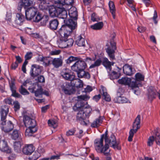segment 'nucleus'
I'll return each mask as SVG.
<instances>
[{
    "label": "nucleus",
    "instance_id": "nucleus-17",
    "mask_svg": "<svg viewBox=\"0 0 160 160\" xmlns=\"http://www.w3.org/2000/svg\"><path fill=\"white\" fill-rule=\"evenodd\" d=\"M48 8L50 16L52 17H58L59 12L60 10V7L54 5L48 6Z\"/></svg>",
    "mask_w": 160,
    "mask_h": 160
},
{
    "label": "nucleus",
    "instance_id": "nucleus-25",
    "mask_svg": "<svg viewBox=\"0 0 160 160\" xmlns=\"http://www.w3.org/2000/svg\"><path fill=\"white\" fill-rule=\"evenodd\" d=\"M38 60L42 62L44 66L47 67L52 64V58L50 57H40L38 58Z\"/></svg>",
    "mask_w": 160,
    "mask_h": 160
},
{
    "label": "nucleus",
    "instance_id": "nucleus-54",
    "mask_svg": "<svg viewBox=\"0 0 160 160\" xmlns=\"http://www.w3.org/2000/svg\"><path fill=\"white\" fill-rule=\"evenodd\" d=\"M14 109L15 112L17 111L20 109V105L18 101H16L13 102Z\"/></svg>",
    "mask_w": 160,
    "mask_h": 160
},
{
    "label": "nucleus",
    "instance_id": "nucleus-15",
    "mask_svg": "<svg viewBox=\"0 0 160 160\" xmlns=\"http://www.w3.org/2000/svg\"><path fill=\"white\" fill-rule=\"evenodd\" d=\"M23 121L25 126L27 127H29V126H31L32 127H36V121L27 115L24 116Z\"/></svg>",
    "mask_w": 160,
    "mask_h": 160
},
{
    "label": "nucleus",
    "instance_id": "nucleus-2",
    "mask_svg": "<svg viewBox=\"0 0 160 160\" xmlns=\"http://www.w3.org/2000/svg\"><path fill=\"white\" fill-rule=\"evenodd\" d=\"M64 23L65 24L62 25L58 32L60 37L67 38L77 27V23L72 19H69Z\"/></svg>",
    "mask_w": 160,
    "mask_h": 160
},
{
    "label": "nucleus",
    "instance_id": "nucleus-13",
    "mask_svg": "<svg viewBox=\"0 0 160 160\" xmlns=\"http://www.w3.org/2000/svg\"><path fill=\"white\" fill-rule=\"evenodd\" d=\"M37 10L36 8L32 7L25 10L26 18L27 20H30L33 18L36 15Z\"/></svg>",
    "mask_w": 160,
    "mask_h": 160
},
{
    "label": "nucleus",
    "instance_id": "nucleus-8",
    "mask_svg": "<svg viewBox=\"0 0 160 160\" xmlns=\"http://www.w3.org/2000/svg\"><path fill=\"white\" fill-rule=\"evenodd\" d=\"M140 115H138L133 122L132 126L133 128L131 129L129 132V135L128 138V141L129 142H131L132 140V138L133 136L134 133H136L137 131V130L140 128Z\"/></svg>",
    "mask_w": 160,
    "mask_h": 160
},
{
    "label": "nucleus",
    "instance_id": "nucleus-39",
    "mask_svg": "<svg viewBox=\"0 0 160 160\" xmlns=\"http://www.w3.org/2000/svg\"><path fill=\"white\" fill-rule=\"evenodd\" d=\"M41 2V4L39 6L40 8L42 10L47 9L49 2L48 0H38Z\"/></svg>",
    "mask_w": 160,
    "mask_h": 160
},
{
    "label": "nucleus",
    "instance_id": "nucleus-62",
    "mask_svg": "<svg viewBox=\"0 0 160 160\" xmlns=\"http://www.w3.org/2000/svg\"><path fill=\"white\" fill-rule=\"evenodd\" d=\"M101 98V95L99 94L94 96L93 98V99L96 102H98Z\"/></svg>",
    "mask_w": 160,
    "mask_h": 160
},
{
    "label": "nucleus",
    "instance_id": "nucleus-14",
    "mask_svg": "<svg viewBox=\"0 0 160 160\" xmlns=\"http://www.w3.org/2000/svg\"><path fill=\"white\" fill-rule=\"evenodd\" d=\"M148 93L147 96L148 99L150 101H152L155 98L156 96L158 94V97L159 99H160V93H159L158 91L157 92L154 87L150 86L148 89Z\"/></svg>",
    "mask_w": 160,
    "mask_h": 160
},
{
    "label": "nucleus",
    "instance_id": "nucleus-11",
    "mask_svg": "<svg viewBox=\"0 0 160 160\" xmlns=\"http://www.w3.org/2000/svg\"><path fill=\"white\" fill-rule=\"evenodd\" d=\"M110 46L108 47L106 49L107 52L110 60L115 59L114 53L115 50L116 49V43L113 41L110 42Z\"/></svg>",
    "mask_w": 160,
    "mask_h": 160
},
{
    "label": "nucleus",
    "instance_id": "nucleus-16",
    "mask_svg": "<svg viewBox=\"0 0 160 160\" xmlns=\"http://www.w3.org/2000/svg\"><path fill=\"white\" fill-rule=\"evenodd\" d=\"M34 0H21L18 3V9L20 11L22 8L26 9L33 4Z\"/></svg>",
    "mask_w": 160,
    "mask_h": 160
},
{
    "label": "nucleus",
    "instance_id": "nucleus-42",
    "mask_svg": "<svg viewBox=\"0 0 160 160\" xmlns=\"http://www.w3.org/2000/svg\"><path fill=\"white\" fill-rule=\"evenodd\" d=\"M79 59H80V58L78 57L71 56L66 60V62L67 64H70L76 61V62L78 60H79Z\"/></svg>",
    "mask_w": 160,
    "mask_h": 160
},
{
    "label": "nucleus",
    "instance_id": "nucleus-45",
    "mask_svg": "<svg viewBox=\"0 0 160 160\" xmlns=\"http://www.w3.org/2000/svg\"><path fill=\"white\" fill-rule=\"evenodd\" d=\"M35 95L36 97H41V96L44 93L43 89L41 87H39L34 92Z\"/></svg>",
    "mask_w": 160,
    "mask_h": 160
},
{
    "label": "nucleus",
    "instance_id": "nucleus-46",
    "mask_svg": "<svg viewBox=\"0 0 160 160\" xmlns=\"http://www.w3.org/2000/svg\"><path fill=\"white\" fill-rule=\"evenodd\" d=\"M23 85H21V87L19 89V92L23 95H27L29 94V92L24 88Z\"/></svg>",
    "mask_w": 160,
    "mask_h": 160
},
{
    "label": "nucleus",
    "instance_id": "nucleus-56",
    "mask_svg": "<svg viewBox=\"0 0 160 160\" xmlns=\"http://www.w3.org/2000/svg\"><path fill=\"white\" fill-rule=\"evenodd\" d=\"M12 95L15 97L19 98H21L22 97V96L21 95L16 92V90L12 92Z\"/></svg>",
    "mask_w": 160,
    "mask_h": 160
},
{
    "label": "nucleus",
    "instance_id": "nucleus-47",
    "mask_svg": "<svg viewBox=\"0 0 160 160\" xmlns=\"http://www.w3.org/2000/svg\"><path fill=\"white\" fill-rule=\"evenodd\" d=\"M66 45L67 46V48H69L72 46L74 42V41L72 38H67L66 40Z\"/></svg>",
    "mask_w": 160,
    "mask_h": 160
},
{
    "label": "nucleus",
    "instance_id": "nucleus-48",
    "mask_svg": "<svg viewBox=\"0 0 160 160\" xmlns=\"http://www.w3.org/2000/svg\"><path fill=\"white\" fill-rule=\"evenodd\" d=\"M80 151L81 152V154L82 155H85L87 154L89 152V148H81L80 149Z\"/></svg>",
    "mask_w": 160,
    "mask_h": 160
},
{
    "label": "nucleus",
    "instance_id": "nucleus-32",
    "mask_svg": "<svg viewBox=\"0 0 160 160\" xmlns=\"http://www.w3.org/2000/svg\"><path fill=\"white\" fill-rule=\"evenodd\" d=\"M28 127V128L26 130L25 133L26 136H31L33 133L36 132L37 130V129L36 127H32L31 126H29V127Z\"/></svg>",
    "mask_w": 160,
    "mask_h": 160
},
{
    "label": "nucleus",
    "instance_id": "nucleus-33",
    "mask_svg": "<svg viewBox=\"0 0 160 160\" xmlns=\"http://www.w3.org/2000/svg\"><path fill=\"white\" fill-rule=\"evenodd\" d=\"M66 38L60 37V38L57 41L58 47L61 48H67V46L66 42Z\"/></svg>",
    "mask_w": 160,
    "mask_h": 160
},
{
    "label": "nucleus",
    "instance_id": "nucleus-44",
    "mask_svg": "<svg viewBox=\"0 0 160 160\" xmlns=\"http://www.w3.org/2000/svg\"><path fill=\"white\" fill-rule=\"evenodd\" d=\"M109 74V78L111 79H117L119 78L118 73L115 71H113L111 72L108 71Z\"/></svg>",
    "mask_w": 160,
    "mask_h": 160
},
{
    "label": "nucleus",
    "instance_id": "nucleus-1",
    "mask_svg": "<svg viewBox=\"0 0 160 160\" xmlns=\"http://www.w3.org/2000/svg\"><path fill=\"white\" fill-rule=\"evenodd\" d=\"M108 132L107 131L101 136L100 138H97L94 141V147L97 152L106 155L109 154L110 151L109 144L114 149H121L120 142L117 141L115 135L112 133L109 136H108Z\"/></svg>",
    "mask_w": 160,
    "mask_h": 160
},
{
    "label": "nucleus",
    "instance_id": "nucleus-23",
    "mask_svg": "<svg viewBox=\"0 0 160 160\" xmlns=\"http://www.w3.org/2000/svg\"><path fill=\"white\" fill-rule=\"evenodd\" d=\"M35 150L34 147L32 144L28 145L23 148L22 152L24 154L29 155L33 152Z\"/></svg>",
    "mask_w": 160,
    "mask_h": 160
},
{
    "label": "nucleus",
    "instance_id": "nucleus-7",
    "mask_svg": "<svg viewBox=\"0 0 160 160\" xmlns=\"http://www.w3.org/2000/svg\"><path fill=\"white\" fill-rule=\"evenodd\" d=\"M102 63V65L104 66L109 71H111V65H113V63L110 62L108 59L106 58H103L102 61L101 58L97 59L94 63L92 64L89 67V69L94 68L95 67H98Z\"/></svg>",
    "mask_w": 160,
    "mask_h": 160
},
{
    "label": "nucleus",
    "instance_id": "nucleus-10",
    "mask_svg": "<svg viewBox=\"0 0 160 160\" xmlns=\"http://www.w3.org/2000/svg\"><path fill=\"white\" fill-rule=\"evenodd\" d=\"M135 79L132 81L131 86L135 88L141 85V81L144 80V76L140 73H137L135 75Z\"/></svg>",
    "mask_w": 160,
    "mask_h": 160
},
{
    "label": "nucleus",
    "instance_id": "nucleus-37",
    "mask_svg": "<svg viewBox=\"0 0 160 160\" xmlns=\"http://www.w3.org/2000/svg\"><path fill=\"white\" fill-rule=\"evenodd\" d=\"M102 120L100 118H97L93 121L91 124V127L93 128H97L98 127L102 124Z\"/></svg>",
    "mask_w": 160,
    "mask_h": 160
},
{
    "label": "nucleus",
    "instance_id": "nucleus-53",
    "mask_svg": "<svg viewBox=\"0 0 160 160\" xmlns=\"http://www.w3.org/2000/svg\"><path fill=\"white\" fill-rule=\"evenodd\" d=\"M42 17L41 14L39 13L37 14L35 18H34L32 19H33V21L36 22H38L41 20H42Z\"/></svg>",
    "mask_w": 160,
    "mask_h": 160
},
{
    "label": "nucleus",
    "instance_id": "nucleus-29",
    "mask_svg": "<svg viewBox=\"0 0 160 160\" xmlns=\"http://www.w3.org/2000/svg\"><path fill=\"white\" fill-rule=\"evenodd\" d=\"M12 138L14 140H22V136L20 132L18 130H14L11 134Z\"/></svg>",
    "mask_w": 160,
    "mask_h": 160
},
{
    "label": "nucleus",
    "instance_id": "nucleus-38",
    "mask_svg": "<svg viewBox=\"0 0 160 160\" xmlns=\"http://www.w3.org/2000/svg\"><path fill=\"white\" fill-rule=\"evenodd\" d=\"M21 141L14 142L13 148L15 151L17 152H20L21 151Z\"/></svg>",
    "mask_w": 160,
    "mask_h": 160
},
{
    "label": "nucleus",
    "instance_id": "nucleus-35",
    "mask_svg": "<svg viewBox=\"0 0 160 160\" xmlns=\"http://www.w3.org/2000/svg\"><path fill=\"white\" fill-rule=\"evenodd\" d=\"M100 93L104 97V99L107 101L109 102L111 100L110 96L108 94L107 90L105 88H102L100 91Z\"/></svg>",
    "mask_w": 160,
    "mask_h": 160
},
{
    "label": "nucleus",
    "instance_id": "nucleus-22",
    "mask_svg": "<svg viewBox=\"0 0 160 160\" xmlns=\"http://www.w3.org/2000/svg\"><path fill=\"white\" fill-rule=\"evenodd\" d=\"M131 79L128 77L122 78L121 79H119L118 80L119 83L123 84L125 85H128L132 89H134V87H132L131 86L132 81Z\"/></svg>",
    "mask_w": 160,
    "mask_h": 160
},
{
    "label": "nucleus",
    "instance_id": "nucleus-36",
    "mask_svg": "<svg viewBox=\"0 0 160 160\" xmlns=\"http://www.w3.org/2000/svg\"><path fill=\"white\" fill-rule=\"evenodd\" d=\"M108 5L110 12L112 13L113 18L115 19L116 16V9L114 2L112 1H110Z\"/></svg>",
    "mask_w": 160,
    "mask_h": 160
},
{
    "label": "nucleus",
    "instance_id": "nucleus-60",
    "mask_svg": "<svg viewBox=\"0 0 160 160\" xmlns=\"http://www.w3.org/2000/svg\"><path fill=\"white\" fill-rule=\"evenodd\" d=\"M10 87L12 92L16 90V88L13 82H12L11 83H10Z\"/></svg>",
    "mask_w": 160,
    "mask_h": 160
},
{
    "label": "nucleus",
    "instance_id": "nucleus-19",
    "mask_svg": "<svg viewBox=\"0 0 160 160\" xmlns=\"http://www.w3.org/2000/svg\"><path fill=\"white\" fill-rule=\"evenodd\" d=\"M61 74L64 79L71 81L75 78V76L73 75L70 70L68 69L63 70L61 73Z\"/></svg>",
    "mask_w": 160,
    "mask_h": 160
},
{
    "label": "nucleus",
    "instance_id": "nucleus-5",
    "mask_svg": "<svg viewBox=\"0 0 160 160\" xmlns=\"http://www.w3.org/2000/svg\"><path fill=\"white\" fill-rule=\"evenodd\" d=\"M8 112V108L7 106H4L1 108V124L5 126L2 127V129L4 132H8L12 130L14 128V125L10 121L6 123V118Z\"/></svg>",
    "mask_w": 160,
    "mask_h": 160
},
{
    "label": "nucleus",
    "instance_id": "nucleus-21",
    "mask_svg": "<svg viewBox=\"0 0 160 160\" xmlns=\"http://www.w3.org/2000/svg\"><path fill=\"white\" fill-rule=\"evenodd\" d=\"M59 25V21L57 19H53L50 20L47 27L52 30H56Z\"/></svg>",
    "mask_w": 160,
    "mask_h": 160
},
{
    "label": "nucleus",
    "instance_id": "nucleus-50",
    "mask_svg": "<svg viewBox=\"0 0 160 160\" xmlns=\"http://www.w3.org/2000/svg\"><path fill=\"white\" fill-rule=\"evenodd\" d=\"M37 88H38L39 87L38 86V84H37L36 83L35 84H33L31 86V87H29L28 89L29 90V91L32 92L33 93L34 92H35V91L36 90V89L37 90Z\"/></svg>",
    "mask_w": 160,
    "mask_h": 160
},
{
    "label": "nucleus",
    "instance_id": "nucleus-55",
    "mask_svg": "<svg viewBox=\"0 0 160 160\" xmlns=\"http://www.w3.org/2000/svg\"><path fill=\"white\" fill-rule=\"evenodd\" d=\"M32 56V53L31 52H28L25 56V58L26 60L30 59Z\"/></svg>",
    "mask_w": 160,
    "mask_h": 160
},
{
    "label": "nucleus",
    "instance_id": "nucleus-64",
    "mask_svg": "<svg viewBox=\"0 0 160 160\" xmlns=\"http://www.w3.org/2000/svg\"><path fill=\"white\" fill-rule=\"evenodd\" d=\"M138 31L140 32H144L146 30V28L145 27L141 26L138 28Z\"/></svg>",
    "mask_w": 160,
    "mask_h": 160
},
{
    "label": "nucleus",
    "instance_id": "nucleus-63",
    "mask_svg": "<svg viewBox=\"0 0 160 160\" xmlns=\"http://www.w3.org/2000/svg\"><path fill=\"white\" fill-rule=\"evenodd\" d=\"M122 97L119 96L117 97L116 98V100L115 101V102H117L118 103H122Z\"/></svg>",
    "mask_w": 160,
    "mask_h": 160
},
{
    "label": "nucleus",
    "instance_id": "nucleus-3",
    "mask_svg": "<svg viewBox=\"0 0 160 160\" xmlns=\"http://www.w3.org/2000/svg\"><path fill=\"white\" fill-rule=\"evenodd\" d=\"M86 66V64L84 61L79 59L71 67V68L72 71L76 72L77 76L79 78H84L89 79L91 77L90 74L88 72L84 71Z\"/></svg>",
    "mask_w": 160,
    "mask_h": 160
},
{
    "label": "nucleus",
    "instance_id": "nucleus-61",
    "mask_svg": "<svg viewBox=\"0 0 160 160\" xmlns=\"http://www.w3.org/2000/svg\"><path fill=\"white\" fill-rule=\"evenodd\" d=\"M157 18V12L156 10L154 11V15L152 19L155 24H156L157 23V21L156 20V19Z\"/></svg>",
    "mask_w": 160,
    "mask_h": 160
},
{
    "label": "nucleus",
    "instance_id": "nucleus-6",
    "mask_svg": "<svg viewBox=\"0 0 160 160\" xmlns=\"http://www.w3.org/2000/svg\"><path fill=\"white\" fill-rule=\"evenodd\" d=\"M71 84L72 86L63 88V90L65 94L71 95L75 92V90L73 87L81 88L83 86V82L78 78L74 79V78L71 81Z\"/></svg>",
    "mask_w": 160,
    "mask_h": 160
},
{
    "label": "nucleus",
    "instance_id": "nucleus-34",
    "mask_svg": "<svg viewBox=\"0 0 160 160\" xmlns=\"http://www.w3.org/2000/svg\"><path fill=\"white\" fill-rule=\"evenodd\" d=\"M76 43L79 47L84 46L85 44V40L81 35L78 36L76 40Z\"/></svg>",
    "mask_w": 160,
    "mask_h": 160
},
{
    "label": "nucleus",
    "instance_id": "nucleus-28",
    "mask_svg": "<svg viewBox=\"0 0 160 160\" xmlns=\"http://www.w3.org/2000/svg\"><path fill=\"white\" fill-rule=\"evenodd\" d=\"M67 16V12L65 8L60 7V10L59 12L58 17L59 18L64 19V23H66V21H68L66 20Z\"/></svg>",
    "mask_w": 160,
    "mask_h": 160
},
{
    "label": "nucleus",
    "instance_id": "nucleus-20",
    "mask_svg": "<svg viewBox=\"0 0 160 160\" xmlns=\"http://www.w3.org/2000/svg\"><path fill=\"white\" fill-rule=\"evenodd\" d=\"M68 15L73 21H75L77 23L78 19V13L76 8L74 7H72L68 10Z\"/></svg>",
    "mask_w": 160,
    "mask_h": 160
},
{
    "label": "nucleus",
    "instance_id": "nucleus-4",
    "mask_svg": "<svg viewBox=\"0 0 160 160\" xmlns=\"http://www.w3.org/2000/svg\"><path fill=\"white\" fill-rule=\"evenodd\" d=\"M78 100L73 107L74 111H76L78 109H80L83 113L86 115L87 118H88L90 116L92 109L88 105H85L82 100H85L89 99V97L87 95H80L78 97Z\"/></svg>",
    "mask_w": 160,
    "mask_h": 160
},
{
    "label": "nucleus",
    "instance_id": "nucleus-9",
    "mask_svg": "<svg viewBox=\"0 0 160 160\" xmlns=\"http://www.w3.org/2000/svg\"><path fill=\"white\" fill-rule=\"evenodd\" d=\"M155 136H150L149 137L147 142V145L149 146H152L154 140L157 144L160 145V133L159 128L157 129L154 131Z\"/></svg>",
    "mask_w": 160,
    "mask_h": 160
},
{
    "label": "nucleus",
    "instance_id": "nucleus-52",
    "mask_svg": "<svg viewBox=\"0 0 160 160\" xmlns=\"http://www.w3.org/2000/svg\"><path fill=\"white\" fill-rule=\"evenodd\" d=\"M26 32L27 33L33 37L36 38L38 36L37 34L32 33L31 31V29L29 28H28L26 29Z\"/></svg>",
    "mask_w": 160,
    "mask_h": 160
},
{
    "label": "nucleus",
    "instance_id": "nucleus-41",
    "mask_svg": "<svg viewBox=\"0 0 160 160\" xmlns=\"http://www.w3.org/2000/svg\"><path fill=\"white\" fill-rule=\"evenodd\" d=\"M49 17L48 16L45 15L42 17L41 22V24L42 26H45L46 25L48 22H49Z\"/></svg>",
    "mask_w": 160,
    "mask_h": 160
},
{
    "label": "nucleus",
    "instance_id": "nucleus-49",
    "mask_svg": "<svg viewBox=\"0 0 160 160\" xmlns=\"http://www.w3.org/2000/svg\"><path fill=\"white\" fill-rule=\"evenodd\" d=\"M48 124L49 126L53 127V128H56L57 126L56 122L54 120H49L48 121Z\"/></svg>",
    "mask_w": 160,
    "mask_h": 160
},
{
    "label": "nucleus",
    "instance_id": "nucleus-58",
    "mask_svg": "<svg viewBox=\"0 0 160 160\" xmlns=\"http://www.w3.org/2000/svg\"><path fill=\"white\" fill-rule=\"evenodd\" d=\"M92 90V89L91 87L88 86L86 88H84V90L83 92H90Z\"/></svg>",
    "mask_w": 160,
    "mask_h": 160
},
{
    "label": "nucleus",
    "instance_id": "nucleus-59",
    "mask_svg": "<svg viewBox=\"0 0 160 160\" xmlns=\"http://www.w3.org/2000/svg\"><path fill=\"white\" fill-rule=\"evenodd\" d=\"M75 130L74 129H71L67 132L66 134L68 136L73 135L75 132Z\"/></svg>",
    "mask_w": 160,
    "mask_h": 160
},
{
    "label": "nucleus",
    "instance_id": "nucleus-24",
    "mask_svg": "<svg viewBox=\"0 0 160 160\" xmlns=\"http://www.w3.org/2000/svg\"><path fill=\"white\" fill-rule=\"evenodd\" d=\"M54 2L55 4H58L60 7L66 5L71 7L73 0H54Z\"/></svg>",
    "mask_w": 160,
    "mask_h": 160
},
{
    "label": "nucleus",
    "instance_id": "nucleus-51",
    "mask_svg": "<svg viewBox=\"0 0 160 160\" xmlns=\"http://www.w3.org/2000/svg\"><path fill=\"white\" fill-rule=\"evenodd\" d=\"M91 20L93 22H98L100 19L95 13H93L91 16Z\"/></svg>",
    "mask_w": 160,
    "mask_h": 160
},
{
    "label": "nucleus",
    "instance_id": "nucleus-27",
    "mask_svg": "<svg viewBox=\"0 0 160 160\" xmlns=\"http://www.w3.org/2000/svg\"><path fill=\"white\" fill-rule=\"evenodd\" d=\"M123 70L124 73L128 76L132 75L134 73V70H133L131 66L128 64H126L123 66Z\"/></svg>",
    "mask_w": 160,
    "mask_h": 160
},
{
    "label": "nucleus",
    "instance_id": "nucleus-31",
    "mask_svg": "<svg viewBox=\"0 0 160 160\" xmlns=\"http://www.w3.org/2000/svg\"><path fill=\"white\" fill-rule=\"evenodd\" d=\"M52 63L54 67L56 68L62 66V60L60 58H55L52 59Z\"/></svg>",
    "mask_w": 160,
    "mask_h": 160
},
{
    "label": "nucleus",
    "instance_id": "nucleus-26",
    "mask_svg": "<svg viewBox=\"0 0 160 160\" xmlns=\"http://www.w3.org/2000/svg\"><path fill=\"white\" fill-rule=\"evenodd\" d=\"M0 150L7 153H10L11 149L9 148L7 143L5 140H2L0 142Z\"/></svg>",
    "mask_w": 160,
    "mask_h": 160
},
{
    "label": "nucleus",
    "instance_id": "nucleus-12",
    "mask_svg": "<svg viewBox=\"0 0 160 160\" xmlns=\"http://www.w3.org/2000/svg\"><path fill=\"white\" fill-rule=\"evenodd\" d=\"M78 112L77 114V120L81 124L86 126L88 123V121L86 119L87 118L86 115L80 109H78L76 111Z\"/></svg>",
    "mask_w": 160,
    "mask_h": 160
},
{
    "label": "nucleus",
    "instance_id": "nucleus-43",
    "mask_svg": "<svg viewBox=\"0 0 160 160\" xmlns=\"http://www.w3.org/2000/svg\"><path fill=\"white\" fill-rule=\"evenodd\" d=\"M40 156V154L38 152L36 151L33 152L32 156L29 157V160H36Z\"/></svg>",
    "mask_w": 160,
    "mask_h": 160
},
{
    "label": "nucleus",
    "instance_id": "nucleus-57",
    "mask_svg": "<svg viewBox=\"0 0 160 160\" xmlns=\"http://www.w3.org/2000/svg\"><path fill=\"white\" fill-rule=\"evenodd\" d=\"M38 81L39 82H45V78L42 75L39 76L38 78Z\"/></svg>",
    "mask_w": 160,
    "mask_h": 160
},
{
    "label": "nucleus",
    "instance_id": "nucleus-18",
    "mask_svg": "<svg viewBox=\"0 0 160 160\" xmlns=\"http://www.w3.org/2000/svg\"><path fill=\"white\" fill-rule=\"evenodd\" d=\"M41 72V69L40 66L36 64L32 65L30 70V74L33 78L38 76Z\"/></svg>",
    "mask_w": 160,
    "mask_h": 160
},
{
    "label": "nucleus",
    "instance_id": "nucleus-40",
    "mask_svg": "<svg viewBox=\"0 0 160 160\" xmlns=\"http://www.w3.org/2000/svg\"><path fill=\"white\" fill-rule=\"evenodd\" d=\"M103 26L102 22H99L91 26V28L94 30H100Z\"/></svg>",
    "mask_w": 160,
    "mask_h": 160
},
{
    "label": "nucleus",
    "instance_id": "nucleus-30",
    "mask_svg": "<svg viewBox=\"0 0 160 160\" xmlns=\"http://www.w3.org/2000/svg\"><path fill=\"white\" fill-rule=\"evenodd\" d=\"M25 20V18L23 15L21 13H17L15 22L17 25H21Z\"/></svg>",
    "mask_w": 160,
    "mask_h": 160
}]
</instances>
